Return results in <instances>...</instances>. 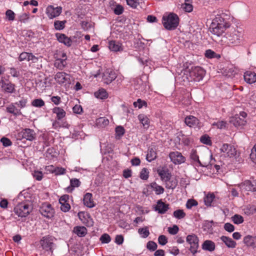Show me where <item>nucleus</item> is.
Returning a JSON list of instances; mask_svg holds the SVG:
<instances>
[{
	"instance_id": "nucleus-1",
	"label": "nucleus",
	"mask_w": 256,
	"mask_h": 256,
	"mask_svg": "<svg viewBox=\"0 0 256 256\" xmlns=\"http://www.w3.org/2000/svg\"><path fill=\"white\" fill-rule=\"evenodd\" d=\"M241 36L242 34L240 32L233 30L228 32L224 36L222 37L220 40H216V42L220 43L221 44H238L240 42Z\"/></svg>"
},
{
	"instance_id": "nucleus-2",
	"label": "nucleus",
	"mask_w": 256,
	"mask_h": 256,
	"mask_svg": "<svg viewBox=\"0 0 256 256\" xmlns=\"http://www.w3.org/2000/svg\"><path fill=\"white\" fill-rule=\"evenodd\" d=\"M162 23L166 29L174 30L178 25L179 18L176 14L170 13L168 16H163Z\"/></svg>"
},
{
	"instance_id": "nucleus-3",
	"label": "nucleus",
	"mask_w": 256,
	"mask_h": 256,
	"mask_svg": "<svg viewBox=\"0 0 256 256\" xmlns=\"http://www.w3.org/2000/svg\"><path fill=\"white\" fill-rule=\"evenodd\" d=\"M30 205L26 202L18 204L14 208L15 214L20 217L26 216L32 211Z\"/></svg>"
},
{
	"instance_id": "nucleus-4",
	"label": "nucleus",
	"mask_w": 256,
	"mask_h": 256,
	"mask_svg": "<svg viewBox=\"0 0 256 256\" xmlns=\"http://www.w3.org/2000/svg\"><path fill=\"white\" fill-rule=\"evenodd\" d=\"M247 114L244 112H240L239 114H235L230 118V122L234 124L236 127L244 126L246 125L247 121L246 118Z\"/></svg>"
},
{
	"instance_id": "nucleus-5",
	"label": "nucleus",
	"mask_w": 256,
	"mask_h": 256,
	"mask_svg": "<svg viewBox=\"0 0 256 256\" xmlns=\"http://www.w3.org/2000/svg\"><path fill=\"white\" fill-rule=\"evenodd\" d=\"M230 16L229 14L222 13L220 14H218L216 18L212 20V24H216L217 26H224V28H229L230 24L229 22V19Z\"/></svg>"
},
{
	"instance_id": "nucleus-6",
	"label": "nucleus",
	"mask_w": 256,
	"mask_h": 256,
	"mask_svg": "<svg viewBox=\"0 0 256 256\" xmlns=\"http://www.w3.org/2000/svg\"><path fill=\"white\" fill-rule=\"evenodd\" d=\"M54 238L52 236H46L42 237L40 243L42 249L46 251L52 252L54 244Z\"/></svg>"
},
{
	"instance_id": "nucleus-7",
	"label": "nucleus",
	"mask_w": 256,
	"mask_h": 256,
	"mask_svg": "<svg viewBox=\"0 0 256 256\" xmlns=\"http://www.w3.org/2000/svg\"><path fill=\"white\" fill-rule=\"evenodd\" d=\"M204 74V70L200 66H192L190 70V76L196 82L201 80Z\"/></svg>"
},
{
	"instance_id": "nucleus-8",
	"label": "nucleus",
	"mask_w": 256,
	"mask_h": 256,
	"mask_svg": "<svg viewBox=\"0 0 256 256\" xmlns=\"http://www.w3.org/2000/svg\"><path fill=\"white\" fill-rule=\"evenodd\" d=\"M186 242L190 245V250L194 254L198 252V238L194 234H189L186 236Z\"/></svg>"
},
{
	"instance_id": "nucleus-9",
	"label": "nucleus",
	"mask_w": 256,
	"mask_h": 256,
	"mask_svg": "<svg viewBox=\"0 0 256 256\" xmlns=\"http://www.w3.org/2000/svg\"><path fill=\"white\" fill-rule=\"evenodd\" d=\"M40 214L48 218H50L54 216V210L51 204H43L40 209Z\"/></svg>"
},
{
	"instance_id": "nucleus-10",
	"label": "nucleus",
	"mask_w": 256,
	"mask_h": 256,
	"mask_svg": "<svg viewBox=\"0 0 256 256\" xmlns=\"http://www.w3.org/2000/svg\"><path fill=\"white\" fill-rule=\"evenodd\" d=\"M0 86L5 92L12 94L15 91V85L4 78L2 77Z\"/></svg>"
},
{
	"instance_id": "nucleus-11",
	"label": "nucleus",
	"mask_w": 256,
	"mask_h": 256,
	"mask_svg": "<svg viewBox=\"0 0 256 256\" xmlns=\"http://www.w3.org/2000/svg\"><path fill=\"white\" fill-rule=\"evenodd\" d=\"M62 12L61 6L54 7V6L50 5L46 8V14L50 19H52L59 16Z\"/></svg>"
},
{
	"instance_id": "nucleus-12",
	"label": "nucleus",
	"mask_w": 256,
	"mask_h": 256,
	"mask_svg": "<svg viewBox=\"0 0 256 256\" xmlns=\"http://www.w3.org/2000/svg\"><path fill=\"white\" fill-rule=\"evenodd\" d=\"M220 150L225 157H233L236 154V150L234 146L228 144H223Z\"/></svg>"
},
{
	"instance_id": "nucleus-13",
	"label": "nucleus",
	"mask_w": 256,
	"mask_h": 256,
	"mask_svg": "<svg viewBox=\"0 0 256 256\" xmlns=\"http://www.w3.org/2000/svg\"><path fill=\"white\" fill-rule=\"evenodd\" d=\"M210 29V32L214 34L213 39L216 41V40H220L219 38L222 36L226 28L223 26H220L211 24Z\"/></svg>"
},
{
	"instance_id": "nucleus-14",
	"label": "nucleus",
	"mask_w": 256,
	"mask_h": 256,
	"mask_svg": "<svg viewBox=\"0 0 256 256\" xmlns=\"http://www.w3.org/2000/svg\"><path fill=\"white\" fill-rule=\"evenodd\" d=\"M171 161L174 164H180L185 162V158L178 152H171L169 154Z\"/></svg>"
},
{
	"instance_id": "nucleus-15",
	"label": "nucleus",
	"mask_w": 256,
	"mask_h": 256,
	"mask_svg": "<svg viewBox=\"0 0 256 256\" xmlns=\"http://www.w3.org/2000/svg\"><path fill=\"white\" fill-rule=\"evenodd\" d=\"M116 78V72L111 70H106L103 74L102 79L104 83L106 84L112 82Z\"/></svg>"
},
{
	"instance_id": "nucleus-16",
	"label": "nucleus",
	"mask_w": 256,
	"mask_h": 256,
	"mask_svg": "<svg viewBox=\"0 0 256 256\" xmlns=\"http://www.w3.org/2000/svg\"><path fill=\"white\" fill-rule=\"evenodd\" d=\"M185 124L191 128H200V124L199 120L196 117L192 116H187L184 120Z\"/></svg>"
},
{
	"instance_id": "nucleus-17",
	"label": "nucleus",
	"mask_w": 256,
	"mask_h": 256,
	"mask_svg": "<svg viewBox=\"0 0 256 256\" xmlns=\"http://www.w3.org/2000/svg\"><path fill=\"white\" fill-rule=\"evenodd\" d=\"M169 208V204L164 202L162 200H158L156 206H154V210L160 214H165Z\"/></svg>"
},
{
	"instance_id": "nucleus-18",
	"label": "nucleus",
	"mask_w": 256,
	"mask_h": 256,
	"mask_svg": "<svg viewBox=\"0 0 256 256\" xmlns=\"http://www.w3.org/2000/svg\"><path fill=\"white\" fill-rule=\"evenodd\" d=\"M157 172L160 177L162 181L164 182L170 180L171 178V174L169 172L168 170L166 168H160L157 170Z\"/></svg>"
},
{
	"instance_id": "nucleus-19",
	"label": "nucleus",
	"mask_w": 256,
	"mask_h": 256,
	"mask_svg": "<svg viewBox=\"0 0 256 256\" xmlns=\"http://www.w3.org/2000/svg\"><path fill=\"white\" fill-rule=\"evenodd\" d=\"M243 242L247 246L256 249V236L247 235L244 237Z\"/></svg>"
},
{
	"instance_id": "nucleus-20",
	"label": "nucleus",
	"mask_w": 256,
	"mask_h": 256,
	"mask_svg": "<svg viewBox=\"0 0 256 256\" xmlns=\"http://www.w3.org/2000/svg\"><path fill=\"white\" fill-rule=\"evenodd\" d=\"M22 138L32 141L35 139L36 133L33 130L25 128L21 132Z\"/></svg>"
},
{
	"instance_id": "nucleus-21",
	"label": "nucleus",
	"mask_w": 256,
	"mask_h": 256,
	"mask_svg": "<svg viewBox=\"0 0 256 256\" xmlns=\"http://www.w3.org/2000/svg\"><path fill=\"white\" fill-rule=\"evenodd\" d=\"M56 36L57 40L60 43L64 44V45L70 46L72 44L71 39L68 37L66 34L61 33H56Z\"/></svg>"
},
{
	"instance_id": "nucleus-22",
	"label": "nucleus",
	"mask_w": 256,
	"mask_h": 256,
	"mask_svg": "<svg viewBox=\"0 0 256 256\" xmlns=\"http://www.w3.org/2000/svg\"><path fill=\"white\" fill-rule=\"evenodd\" d=\"M83 202L84 205L89 208H94L96 206L91 193L88 192L84 195Z\"/></svg>"
},
{
	"instance_id": "nucleus-23",
	"label": "nucleus",
	"mask_w": 256,
	"mask_h": 256,
	"mask_svg": "<svg viewBox=\"0 0 256 256\" xmlns=\"http://www.w3.org/2000/svg\"><path fill=\"white\" fill-rule=\"evenodd\" d=\"M190 158L192 162L196 165L198 164L201 166H206L208 164H202L199 160L198 156L197 154L196 151L195 150H192L190 154Z\"/></svg>"
},
{
	"instance_id": "nucleus-24",
	"label": "nucleus",
	"mask_w": 256,
	"mask_h": 256,
	"mask_svg": "<svg viewBox=\"0 0 256 256\" xmlns=\"http://www.w3.org/2000/svg\"><path fill=\"white\" fill-rule=\"evenodd\" d=\"M240 188L242 190L246 191L256 192V188L254 187V183L249 180H245L244 182L240 184Z\"/></svg>"
},
{
	"instance_id": "nucleus-25",
	"label": "nucleus",
	"mask_w": 256,
	"mask_h": 256,
	"mask_svg": "<svg viewBox=\"0 0 256 256\" xmlns=\"http://www.w3.org/2000/svg\"><path fill=\"white\" fill-rule=\"evenodd\" d=\"M54 78L59 84H64L70 79L69 75L64 72H58L55 75Z\"/></svg>"
},
{
	"instance_id": "nucleus-26",
	"label": "nucleus",
	"mask_w": 256,
	"mask_h": 256,
	"mask_svg": "<svg viewBox=\"0 0 256 256\" xmlns=\"http://www.w3.org/2000/svg\"><path fill=\"white\" fill-rule=\"evenodd\" d=\"M244 80L248 84H252L256 82V74L250 71L246 72L244 76Z\"/></svg>"
},
{
	"instance_id": "nucleus-27",
	"label": "nucleus",
	"mask_w": 256,
	"mask_h": 256,
	"mask_svg": "<svg viewBox=\"0 0 256 256\" xmlns=\"http://www.w3.org/2000/svg\"><path fill=\"white\" fill-rule=\"evenodd\" d=\"M16 104H10L6 108V110L8 112L12 114L15 116H20L22 114V112L20 109L18 108L16 106Z\"/></svg>"
},
{
	"instance_id": "nucleus-28",
	"label": "nucleus",
	"mask_w": 256,
	"mask_h": 256,
	"mask_svg": "<svg viewBox=\"0 0 256 256\" xmlns=\"http://www.w3.org/2000/svg\"><path fill=\"white\" fill-rule=\"evenodd\" d=\"M215 248L214 242L210 240H205L202 244V248L209 252H213L215 250Z\"/></svg>"
},
{
	"instance_id": "nucleus-29",
	"label": "nucleus",
	"mask_w": 256,
	"mask_h": 256,
	"mask_svg": "<svg viewBox=\"0 0 256 256\" xmlns=\"http://www.w3.org/2000/svg\"><path fill=\"white\" fill-rule=\"evenodd\" d=\"M108 47L113 52H118L122 50V44L114 40H112L109 42Z\"/></svg>"
},
{
	"instance_id": "nucleus-30",
	"label": "nucleus",
	"mask_w": 256,
	"mask_h": 256,
	"mask_svg": "<svg viewBox=\"0 0 256 256\" xmlns=\"http://www.w3.org/2000/svg\"><path fill=\"white\" fill-rule=\"evenodd\" d=\"M220 240L228 248H234L236 246V242L229 237L223 236L220 237Z\"/></svg>"
},
{
	"instance_id": "nucleus-31",
	"label": "nucleus",
	"mask_w": 256,
	"mask_h": 256,
	"mask_svg": "<svg viewBox=\"0 0 256 256\" xmlns=\"http://www.w3.org/2000/svg\"><path fill=\"white\" fill-rule=\"evenodd\" d=\"M64 59L58 58L54 62V66L60 70H62L66 65V55L65 54H62Z\"/></svg>"
},
{
	"instance_id": "nucleus-32",
	"label": "nucleus",
	"mask_w": 256,
	"mask_h": 256,
	"mask_svg": "<svg viewBox=\"0 0 256 256\" xmlns=\"http://www.w3.org/2000/svg\"><path fill=\"white\" fill-rule=\"evenodd\" d=\"M52 112L56 114V118L60 120L66 116V112L60 107H55L52 110Z\"/></svg>"
},
{
	"instance_id": "nucleus-33",
	"label": "nucleus",
	"mask_w": 256,
	"mask_h": 256,
	"mask_svg": "<svg viewBox=\"0 0 256 256\" xmlns=\"http://www.w3.org/2000/svg\"><path fill=\"white\" fill-rule=\"evenodd\" d=\"M73 232L80 237H83L87 233V230L84 226H77L74 228Z\"/></svg>"
},
{
	"instance_id": "nucleus-34",
	"label": "nucleus",
	"mask_w": 256,
	"mask_h": 256,
	"mask_svg": "<svg viewBox=\"0 0 256 256\" xmlns=\"http://www.w3.org/2000/svg\"><path fill=\"white\" fill-rule=\"evenodd\" d=\"M181 8L186 12H190L193 10V6L191 0H185L184 4H182Z\"/></svg>"
},
{
	"instance_id": "nucleus-35",
	"label": "nucleus",
	"mask_w": 256,
	"mask_h": 256,
	"mask_svg": "<svg viewBox=\"0 0 256 256\" xmlns=\"http://www.w3.org/2000/svg\"><path fill=\"white\" fill-rule=\"evenodd\" d=\"M215 222L213 220H205L202 224V228L204 231L210 232L212 230V226Z\"/></svg>"
},
{
	"instance_id": "nucleus-36",
	"label": "nucleus",
	"mask_w": 256,
	"mask_h": 256,
	"mask_svg": "<svg viewBox=\"0 0 256 256\" xmlns=\"http://www.w3.org/2000/svg\"><path fill=\"white\" fill-rule=\"evenodd\" d=\"M94 95L96 98L102 100L105 99L108 96L106 91L104 88L100 89L98 90L96 92Z\"/></svg>"
},
{
	"instance_id": "nucleus-37",
	"label": "nucleus",
	"mask_w": 256,
	"mask_h": 256,
	"mask_svg": "<svg viewBox=\"0 0 256 256\" xmlns=\"http://www.w3.org/2000/svg\"><path fill=\"white\" fill-rule=\"evenodd\" d=\"M150 187L155 192L156 194H160L164 193V188L158 185L156 182H152Z\"/></svg>"
},
{
	"instance_id": "nucleus-38",
	"label": "nucleus",
	"mask_w": 256,
	"mask_h": 256,
	"mask_svg": "<svg viewBox=\"0 0 256 256\" xmlns=\"http://www.w3.org/2000/svg\"><path fill=\"white\" fill-rule=\"evenodd\" d=\"M48 170H51L52 172H54L56 174H64L66 173V169L62 168H54L52 166H48Z\"/></svg>"
},
{
	"instance_id": "nucleus-39",
	"label": "nucleus",
	"mask_w": 256,
	"mask_h": 256,
	"mask_svg": "<svg viewBox=\"0 0 256 256\" xmlns=\"http://www.w3.org/2000/svg\"><path fill=\"white\" fill-rule=\"evenodd\" d=\"M222 74L228 78H232L234 76L236 72L232 68H227L222 72Z\"/></svg>"
},
{
	"instance_id": "nucleus-40",
	"label": "nucleus",
	"mask_w": 256,
	"mask_h": 256,
	"mask_svg": "<svg viewBox=\"0 0 256 256\" xmlns=\"http://www.w3.org/2000/svg\"><path fill=\"white\" fill-rule=\"evenodd\" d=\"M138 118L140 122L146 128H148L149 126V120L144 114H140Z\"/></svg>"
},
{
	"instance_id": "nucleus-41",
	"label": "nucleus",
	"mask_w": 256,
	"mask_h": 256,
	"mask_svg": "<svg viewBox=\"0 0 256 256\" xmlns=\"http://www.w3.org/2000/svg\"><path fill=\"white\" fill-rule=\"evenodd\" d=\"M156 158V153L154 150L150 148L148 150L146 160L148 162L154 160Z\"/></svg>"
},
{
	"instance_id": "nucleus-42",
	"label": "nucleus",
	"mask_w": 256,
	"mask_h": 256,
	"mask_svg": "<svg viewBox=\"0 0 256 256\" xmlns=\"http://www.w3.org/2000/svg\"><path fill=\"white\" fill-rule=\"evenodd\" d=\"M66 22V20H56L54 22V26L56 30H62L65 27V24Z\"/></svg>"
},
{
	"instance_id": "nucleus-43",
	"label": "nucleus",
	"mask_w": 256,
	"mask_h": 256,
	"mask_svg": "<svg viewBox=\"0 0 256 256\" xmlns=\"http://www.w3.org/2000/svg\"><path fill=\"white\" fill-rule=\"evenodd\" d=\"M205 56L206 57L209 58H219L220 57V54H216L211 50H208L206 51Z\"/></svg>"
},
{
	"instance_id": "nucleus-44",
	"label": "nucleus",
	"mask_w": 256,
	"mask_h": 256,
	"mask_svg": "<svg viewBox=\"0 0 256 256\" xmlns=\"http://www.w3.org/2000/svg\"><path fill=\"white\" fill-rule=\"evenodd\" d=\"M215 196L213 194H208L204 198V202L206 205L207 206H210Z\"/></svg>"
},
{
	"instance_id": "nucleus-45",
	"label": "nucleus",
	"mask_w": 256,
	"mask_h": 256,
	"mask_svg": "<svg viewBox=\"0 0 256 256\" xmlns=\"http://www.w3.org/2000/svg\"><path fill=\"white\" fill-rule=\"evenodd\" d=\"M44 102L41 98L35 99L32 102V105L37 108H41L44 106Z\"/></svg>"
},
{
	"instance_id": "nucleus-46",
	"label": "nucleus",
	"mask_w": 256,
	"mask_h": 256,
	"mask_svg": "<svg viewBox=\"0 0 256 256\" xmlns=\"http://www.w3.org/2000/svg\"><path fill=\"white\" fill-rule=\"evenodd\" d=\"M138 233L142 235V238H146L150 234V232L147 226L138 229Z\"/></svg>"
},
{
	"instance_id": "nucleus-47",
	"label": "nucleus",
	"mask_w": 256,
	"mask_h": 256,
	"mask_svg": "<svg viewBox=\"0 0 256 256\" xmlns=\"http://www.w3.org/2000/svg\"><path fill=\"white\" fill-rule=\"evenodd\" d=\"M233 222L237 224H240L244 222L243 217L239 214H236L232 218Z\"/></svg>"
},
{
	"instance_id": "nucleus-48",
	"label": "nucleus",
	"mask_w": 256,
	"mask_h": 256,
	"mask_svg": "<svg viewBox=\"0 0 256 256\" xmlns=\"http://www.w3.org/2000/svg\"><path fill=\"white\" fill-rule=\"evenodd\" d=\"M173 215L178 219H182L186 216V213L182 210H178L174 212Z\"/></svg>"
},
{
	"instance_id": "nucleus-49",
	"label": "nucleus",
	"mask_w": 256,
	"mask_h": 256,
	"mask_svg": "<svg viewBox=\"0 0 256 256\" xmlns=\"http://www.w3.org/2000/svg\"><path fill=\"white\" fill-rule=\"evenodd\" d=\"M116 137L120 138L124 133V129L121 126H118L116 128Z\"/></svg>"
},
{
	"instance_id": "nucleus-50",
	"label": "nucleus",
	"mask_w": 256,
	"mask_h": 256,
	"mask_svg": "<svg viewBox=\"0 0 256 256\" xmlns=\"http://www.w3.org/2000/svg\"><path fill=\"white\" fill-rule=\"evenodd\" d=\"M28 98L22 97L18 102H15V104L17 105L18 108H22L26 106Z\"/></svg>"
},
{
	"instance_id": "nucleus-51",
	"label": "nucleus",
	"mask_w": 256,
	"mask_h": 256,
	"mask_svg": "<svg viewBox=\"0 0 256 256\" xmlns=\"http://www.w3.org/2000/svg\"><path fill=\"white\" fill-rule=\"evenodd\" d=\"M226 122L224 120L218 121L212 124L213 126H216L219 129H223L226 128Z\"/></svg>"
},
{
	"instance_id": "nucleus-52",
	"label": "nucleus",
	"mask_w": 256,
	"mask_h": 256,
	"mask_svg": "<svg viewBox=\"0 0 256 256\" xmlns=\"http://www.w3.org/2000/svg\"><path fill=\"white\" fill-rule=\"evenodd\" d=\"M100 240L102 244H108L110 242L111 238L108 234H104L100 236Z\"/></svg>"
},
{
	"instance_id": "nucleus-53",
	"label": "nucleus",
	"mask_w": 256,
	"mask_h": 256,
	"mask_svg": "<svg viewBox=\"0 0 256 256\" xmlns=\"http://www.w3.org/2000/svg\"><path fill=\"white\" fill-rule=\"evenodd\" d=\"M149 172L147 168H143L140 172V178L144 180H146L148 178Z\"/></svg>"
},
{
	"instance_id": "nucleus-54",
	"label": "nucleus",
	"mask_w": 256,
	"mask_h": 256,
	"mask_svg": "<svg viewBox=\"0 0 256 256\" xmlns=\"http://www.w3.org/2000/svg\"><path fill=\"white\" fill-rule=\"evenodd\" d=\"M165 183L166 188L169 189H174L177 184L176 180H171L170 179L168 181L165 182Z\"/></svg>"
},
{
	"instance_id": "nucleus-55",
	"label": "nucleus",
	"mask_w": 256,
	"mask_h": 256,
	"mask_svg": "<svg viewBox=\"0 0 256 256\" xmlns=\"http://www.w3.org/2000/svg\"><path fill=\"white\" fill-rule=\"evenodd\" d=\"M200 140L202 143L210 145L212 144L210 136L206 134L200 137Z\"/></svg>"
},
{
	"instance_id": "nucleus-56",
	"label": "nucleus",
	"mask_w": 256,
	"mask_h": 256,
	"mask_svg": "<svg viewBox=\"0 0 256 256\" xmlns=\"http://www.w3.org/2000/svg\"><path fill=\"white\" fill-rule=\"evenodd\" d=\"M198 204L197 201L194 199H189L186 204V207L188 209H190L194 206H196Z\"/></svg>"
},
{
	"instance_id": "nucleus-57",
	"label": "nucleus",
	"mask_w": 256,
	"mask_h": 256,
	"mask_svg": "<svg viewBox=\"0 0 256 256\" xmlns=\"http://www.w3.org/2000/svg\"><path fill=\"white\" fill-rule=\"evenodd\" d=\"M146 248L150 250L154 251L157 248V244L153 241H150L147 243Z\"/></svg>"
},
{
	"instance_id": "nucleus-58",
	"label": "nucleus",
	"mask_w": 256,
	"mask_h": 256,
	"mask_svg": "<svg viewBox=\"0 0 256 256\" xmlns=\"http://www.w3.org/2000/svg\"><path fill=\"white\" fill-rule=\"evenodd\" d=\"M134 105L136 108L138 107L139 108H140L143 106H146L147 104L145 101L138 99L136 102H134Z\"/></svg>"
},
{
	"instance_id": "nucleus-59",
	"label": "nucleus",
	"mask_w": 256,
	"mask_h": 256,
	"mask_svg": "<svg viewBox=\"0 0 256 256\" xmlns=\"http://www.w3.org/2000/svg\"><path fill=\"white\" fill-rule=\"evenodd\" d=\"M97 122L98 123L100 124L102 126H105L109 124L108 120L104 117L98 118Z\"/></svg>"
},
{
	"instance_id": "nucleus-60",
	"label": "nucleus",
	"mask_w": 256,
	"mask_h": 256,
	"mask_svg": "<svg viewBox=\"0 0 256 256\" xmlns=\"http://www.w3.org/2000/svg\"><path fill=\"white\" fill-rule=\"evenodd\" d=\"M29 52H22L18 58V60L20 62L26 60L28 61V58L30 57H28Z\"/></svg>"
},
{
	"instance_id": "nucleus-61",
	"label": "nucleus",
	"mask_w": 256,
	"mask_h": 256,
	"mask_svg": "<svg viewBox=\"0 0 256 256\" xmlns=\"http://www.w3.org/2000/svg\"><path fill=\"white\" fill-rule=\"evenodd\" d=\"M14 13L10 10L6 11V16L9 20H14Z\"/></svg>"
},
{
	"instance_id": "nucleus-62",
	"label": "nucleus",
	"mask_w": 256,
	"mask_h": 256,
	"mask_svg": "<svg viewBox=\"0 0 256 256\" xmlns=\"http://www.w3.org/2000/svg\"><path fill=\"white\" fill-rule=\"evenodd\" d=\"M179 230L178 227L176 225L173 226L172 227H169L168 228V232L172 235L176 234Z\"/></svg>"
},
{
	"instance_id": "nucleus-63",
	"label": "nucleus",
	"mask_w": 256,
	"mask_h": 256,
	"mask_svg": "<svg viewBox=\"0 0 256 256\" xmlns=\"http://www.w3.org/2000/svg\"><path fill=\"white\" fill-rule=\"evenodd\" d=\"M158 242L160 244L164 246L168 242L166 237L164 235H160L158 238Z\"/></svg>"
},
{
	"instance_id": "nucleus-64",
	"label": "nucleus",
	"mask_w": 256,
	"mask_h": 256,
	"mask_svg": "<svg viewBox=\"0 0 256 256\" xmlns=\"http://www.w3.org/2000/svg\"><path fill=\"white\" fill-rule=\"evenodd\" d=\"M250 157L253 162L256 163V144L252 150Z\"/></svg>"
}]
</instances>
